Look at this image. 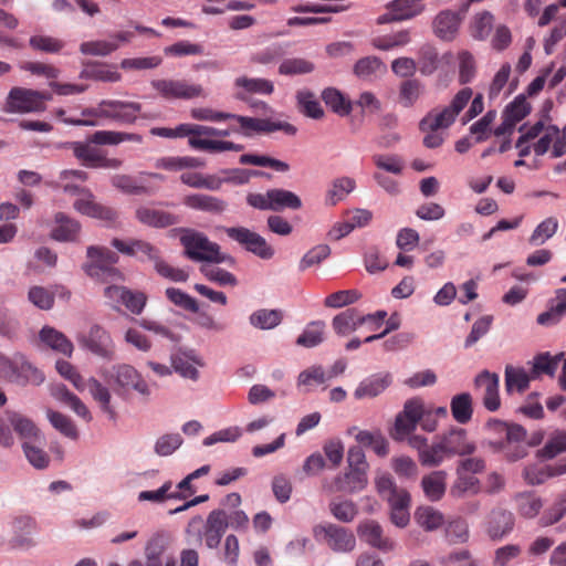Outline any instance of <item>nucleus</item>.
I'll return each mask as SVG.
<instances>
[{
  "label": "nucleus",
  "instance_id": "1",
  "mask_svg": "<svg viewBox=\"0 0 566 566\" xmlns=\"http://www.w3.org/2000/svg\"><path fill=\"white\" fill-rule=\"evenodd\" d=\"M473 91L470 87L460 90L450 104L441 109L430 111L419 123L421 132L427 133L423 137V145L427 148H438L442 145L444 137L439 129L449 128L457 119L458 115L468 105L472 98Z\"/></svg>",
  "mask_w": 566,
  "mask_h": 566
},
{
  "label": "nucleus",
  "instance_id": "2",
  "mask_svg": "<svg viewBox=\"0 0 566 566\" xmlns=\"http://www.w3.org/2000/svg\"><path fill=\"white\" fill-rule=\"evenodd\" d=\"M486 430L489 438L485 444L494 452L503 453L510 461L525 457L526 430L521 424L492 419L488 421Z\"/></svg>",
  "mask_w": 566,
  "mask_h": 566
},
{
  "label": "nucleus",
  "instance_id": "3",
  "mask_svg": "<svg viewBox=\"0 0 566 566\" xmlns=\"http://www.w3.org/2000/svg\"><path fill=\"white\" fill-rule=\"evenodd\" d=\"M180 244L184 248V255L193 262H205L230 266L235 264V259L221 251V247L211 241L203 232L191 228H180Z\"/></svg>",
  "mask_w": 566,
  "mask_h": 566
},
{
  "label": "nucleus",
  "instance_id": "4",
  "mask_svg": "<svg viewBox=\"0 0 566 566\" xmlns=\"http://www.w3.org/2000/svg\"><path fill=\"white\" fill-rule=\"evenodd\" d=\"M14 434L22 443L44 441L40 428L32 418L21 411L6 409L0 415V446L11 448L14 444Z\"/></svg>",
  "mask_w": 566,
  "mask_h": 566
},
{
  "label": "nucleus",
  "instance_id": "5",
  "mask_svg": "<svg viewBox=\"0 0 566 566\" xmlns=\"http://www.w3.org/2000/svg\"><path fill=\"white\" fill-rule=\"evenodd\" d=\"M142 108V104L137 102L102 99L96 106L84 108L82 116L130 125L137 120Z\"/></svg>",
  "mask_w": 566,
  "mask_h": 566
},
{
  "label": "nucleus",
  "instance_id": "6",
  "mask_svg": "<svg viewBox=\"0 0 566 566\" xmlns=\"http://www.w3.org/2000/svg\"><path fill=\"white\" fill-rule=\"evenodd\" d=\"M227 531V524L223 521V510H212L203 524L201 515L190 518L186 527V534L196 536L198 541L203 542L209 549H216Z\"/></svg>",
  "mask_w": 566,
  "mask_h": 566
},
{
  "label": "nucleus",
  "instance_id": "7",
  "mask_svg": "<svg viewBox=\"0 0 566 566\" xmlns=\"http://www.w3.org/2000/svg\"><path fill=\"white\" fill-rule=\"evenodd\" d=\"M86 258L87 261L82 269L90 277L105 282L123 280L122 272L114 268L119 258L108 248L90 245L86 249Z\"/></svg>",
  "mask_w": 566,
  "mask_h": 566
},
{
  "label": "nucleus",
  "instance_id": "8",
  "mask_svg": "<svg viewBox=\"0 0 566 566\" xmlns=\"http://www.w3.org/2000/svg\"><path fill=\"white\" fill-rule=\"evenodd\" d=\"M313 535L316 541L326 543L336 553H350L356 547L353 532L333 523L315 525Z\"/></svg>",
  "mask_w": 566,
  "mask_h": 566
},
{
  "label": "nucleus",
  "instance_id": "9",
  "mask_svg": "<svg viewBox=\"0 0 566 566\" xmlns=\"http://www.w3.org/2000/svg\"><path fill=\"white\" fill-rule=\"evenodd\" d=\"M224 232L229 239L262 260H270L275 253L274 249L261 234L245 227H228L224 228Z\"/></svg>",
  "mask_w": 566,
  "mask_h": 566
},
{
  "label": "nucleus",
  "instance_id": "10",
  "mask_svg": "<svg viewBox=\"0 0 566 566\" xmlns=\"http://www.w3.org/2000/svg\"><path fill=\"white\" fill-rule=\"evenodd\" d=\"M80 345L106 360H112L115 355V345L111 334L101 325L94 324L91 326L87 334L78 337Z\"/></svg>",
  "mask_w": 566,
  "mask_h": 566
},
{
  "label": "nucleus",
  "instance_id": "11",
  "mask_svg": "<svg viewBox=\"0 0 566 566\" xmlns=\"http://www.w3.org/2000/svg\"><path fill=\"white\" fill-rule=\"evenodd\" d=\"M38 98L36 90L14 86L9 91L1 111L6 114L39 113Z\"/></svg>",
  "mask_w": 566,
  "mask_h": 566
},
{
  "label": "nucleus",
  "instance_id": "12",
  "mask_svg": "<svg viewBox=\"0 0 566 566\" xmlns=\"http://www.w3.org/2000/svg\"><path fill=\"white\" fill-rule=\"evenodd\" d=\"M151 86L167 99H191L203 96V87L186 80H154Z\"/></svg>",
  "mask_w": 566,
  "mask_h": 566
},
{
  "label": "nucleus",
  "instance_id": "13",
  "mask_svg": "<svg viewBox=\"0 0 566 566\" xmlns=\"http://www.w3.org/2000/svg\"><path fill=\"white\" fill-rule=\"evenodd\" d=\"M73 208L83 216H87L109 224L116 222L118 218V212L108 206L97 202L95 200V196L88 188L82 190V195L74 201Z\"/></svg>",
  "mask_w": 566,
  "mask_h": 566
},
{
  "label": "nucleus",
  "instance_id": "14",
  "mask_svg": "<svg viewBox=\"0 0 566 566\" xmlns=\"http://www.w3.org/2000/svg\"><path fill=\"white\" fill-rule=\"evenodd\" d=\"M111 379L122 390H135L144 397H149L151 391L142 375L130 365L119 364L113 366Z\"/></svg>",
  "mask_w": 566,
  "mask_h": 566
},
{
  "label": "nucleus",
  "instance_id": "15",
  "mask_svg": "<svg viewBox=\"0 0 566 566\" xmlns=\"http://www.w3.org/2000/svg\"><path fill=\"white\" fill-rule=\"evenodd\" d=\"M172 369L182 378L197 381L199 379L198 367H203V359L193 349L178 350L170 357Z\"/></svg>",
  "mask_w": 566,
  "mask_h": 566
},
{
  "label": "nucleus",
  "instance_id": "16",
  "mask_svg": "<svg viewBox=\"0 0 566 566\" xmlns=\"http://www.w3.org/2000/svg\"><path fill=\"white\" fill-rule=\"evenodd\" d=\"M438 438L450 458L470 455L476 450L475 443L468 439V433L462 428H452Z\"/></svg>",
  "mask_w": 566,
  "mask_h": 566
},
{
  "label": "nucleus",
  "instance_id": "17",
  "mask_svg": "<svg viewBox=\"0 0 566 566\" xmlns=\"http://www.w3.org/2000/svg\"><path fill=\"white\" fill-rule=\"evenodd\" d=\"M474 386L483 389L482 401L485 409L496 411L501 406L499 387L500 376L489 370H483L474 378Z\"/></svg>",
  "mask_w": 566,
  "mask_h": 566
},
{
  "label": "nucleus",
  "instance_id": "18",
  "mask_svg": "<svg viewBox=\"0 0 566 566\" xmlns=\"http://www.w3.org/2000/svg\"><path fill=\"white\" fill-rule=\"evenodd\" d=\"M135 217L140 223L156 229L168 228L181 222L180 216L176 213L146 206L138 207Z\"/></svg>",
  "mask_w": 566,
  "mask_h": 566
},
{
  "label": "nucleus",
  "instance_id": "19",
  "mask_svg": "<svg viewBox=\"0 0 566 566\" xmlns=\"http://www.w3.org/2000/svg\"><path fill=\"white\" fill-rule=\"evenodd\" d=\"M368 485V471L348 469L337 474L333 481V491L355 494L364 491Z\"/></svg>",
  "mask_w": 566,
  "mask_h": 566
},
{
  "label": "nucleus",
  "instance_id": "20",
  "mask_svg": "<svg viewBox=\"0 0 566 566\" xmlns=\"http://www.w3.org/2000/svg\"><path fill=\"white\" fill-rule=\"evenodd\" d=\"M357 532L368 545L384 553L391 552L396 547L391 538L384 536L382 527L376 521L369 520L360 523Z\"/></svg>",
  "mask_w": 566,
  "mask_h": 566
},
{
  "label": "nucleus",
  "instance_id": "21",
  "mask_svg": "<svg viewBox=\"0 0 566 566\" xmlns=\"http://www.w3.org/2000/svg\"><path fill=\"white\" fill-rule=\"evenodd\" d=\"M514 527V515L504 509H494L486 520L485 531L493 541L502 539L510 534Z\"/></svg>",
  "mask_w": 566,
  "mask_h": 566
},
{
  "label": "nucleus",
  "instance_id": "22",
  "mask_svg": "<svg viewBox=\"0 0 566 566\" xmlns=\"http://www.w3.org/2000/svg\"><path fill=\"white\" fill-rule=\"evenodd\" d=\"M36 531V522L31 516H19L12 522L13 535L10 544L14 548H30L35 545L33 534Z\"/></svg>",
  "mask_w": 566,
  "mask_h": 566
},
{
  "label": "nucleus",
  "instance_id": "23",
  "mask_svg": "<svg viewBox=\"0 0 566 566\" xmlns=\"http://www.w3.org/2000/svg\"><path fill=\"white\" fill-rule=\"evenodd\" d=\"M392 382L389 373H376L364 378L354 391V397L358 400L365 398H375L382 394Z\"/></svg>",
  "mask_w": 566,
  "mask_h": 566
},
{
  "label": "nucleus",
  "instance_id": "24",
  "mask_svg": "<svg viewBox=\"0 0 566 566\" xmlns=\"http://www.w3.org/2000/svg\"><path fill=\"white\" fill-rule=\"evenodd\" d=\"M566 316V287L555 290L554 297L548 301V307L541 313L536 322L542 326H555Z\"/></svg>",
  "mask_w": 566,
  "mask_h": 566
},
{
  "label": "nucleus",
  "instance_id": "25",
  "mask_svg": "<svg viewBox=\"0 0 566 566\" xmlns=\"http://www.w3.org/2000/svg\"><path fill=\"white\" fill-rule=\"evenodd\" d=\"M566 474V459L560 460L555 464H533L525 467L523 476L527 484L539 485L551 478Z\"/></svg>",
  "mask_w": 566,
  "mask_h": 566
},
{
  "label": "nucleus",
  "instance_id": "26",
  "mask_svg": "<svg viewBox=\"0 0 566 566\" xmlns=\"http://www.w3.org/2000/svg\"><path fill=\"white\" fill-rule=\"evenodd\" d=\"M51 395L54 399L69 407L78 417L86 422L92 420V415L83 401L73 392H71L65 385L57 384L52 387Z\"/></svg>",
  "mask_w": 566,
  "mask_h": 566
},
{
  "label": "nucleus",
  "instance_id": "27",
  "mask_svg": "<svg viewBox=\"0 0 566 566\" xmlns=\"http://www.w3.org/2000/svg\"><path fill=\"white\" fill-rule=\"evenodd\" d=\"M459 14L451 10H443L433 20V31L438 38L444 41L454 39L460 27Z\"/></svg>",
  "mask_w": 566,
  "mask_h": 566
},
{
  "label": "nucleus",
  "instance_id": "28",
  "mask_svg": "<svg viewBox=\"0 0 566 566\" xmlns=\"http://www.w3.org/2000/svg\"><path fill=\"white\" fill-rule=\"evenodd\" d=\"M366 324V318L360 317L356 308H347L334 316L332 327L338 336H347Z\"/></svg>",
  "mask_w": 566,
  "mask_h": 566
},
{
  "label": "nucleus",
  "instance_id": "29",
  "mask_svg": "<svg viewBox=\"0 0 566 566\" xmlns=\"http://www.w3.org/2000/svg\"><path fill=\"white\" fill-rule=\"evenodd\" d=\"M55 226L51 231V237L55 241L69 242L75 241L81 231L78 221L70 218L63 212H57L54 217Z\"/></svg>",
  "mask_w": 566,
  "mask_h": 566
},
{
  "label": "nucleus",
  "instance_id": "30",
  "mask_svg": "<svg viewBox=\"0 0 566 566\" xmlns=\"http://www.w3.org/2000/svg\"><path fill=\"white\" fill-rule=\"evenodd\" d=\"M447 472L433 471L421 479V489L424 496L431 502L440 501L447 490Z\"/></svg>",
  "mask_w": 566,
  "mask_h": 566
},
{
  "label": "nucleus",
  "instance_id": "31",
  "mask_svg": "<svg viewBox=\"0 0 566 566\" xmlns=\"http://www.w3.org/2000/svg\"><path fill=\"white\" fill-rule=\"evenodd\" d=\"M78 77L82 80H94L101 82L115 83L120 81L122 75L114 66H108L97 62H88L84 64Z\"/></svg>",
  "mask_w": 566,
  "mask_h": 566
},
{
  "label": "nucleus",
  "instance_id": "32",
  "mask_svg": "<svg viewBox=\"0 0 566 566\" xmlns=\"http://www.w3.org/2000/svg\"><path fill=\"white\" fill-rule=\"evenodd\" d=\"M455 480L450 486V495L454 499H462L467 494L476 495L481 492V483L478 478L455 469Z\"/></svg>",
  "mask_w": 566,
  "mask_h": 566
},
{
  "label": "nucleus",
  "instance_id": "33",
  "mask_svg": "<svg viewBox=\"0 0 566 566\" xmlns=\"http://www.w3.org/2000/svg\"><path fill=\"white\" fill-rule=\"evenodd\" d=\"M356 189V181L352 177L342 176L335 178L325 193V203L336 206Z\"/></svg>",
  "mask_w": 566,
  "mask_h": 566
},
{
  "label": "nucleus",
  "instance_id": "34",
  "mask_svg": "<svg viewBox=\"0 0 566 566\" xmlns=\"http://www.w3.org/2000/svg\"><path fill=\"white\" fill-rule=\"evenodd\" d=\"M184 203L191 209L212 213H221L227 208L222 199L205 193L189 195L185 197Z\"/></svg>",
  "mask_w": 566,
  "mask_h": 566
},
{
  "label": "nucleus",
  "instance_id": "35",
  "mask_svg": "<svg viewBox=\"0 0 566 566\" xmlns=\"http://www.w3.org/2000/svg\"><path fill=\"white\" fill-rule=\"evenodd\" d=\"M298 111L313 119H321L324 116V109L316 95L307 90H298L295 94Z\"/></svg>",
  "mask_w": 566,
  "mask_h": 566
},
{
  "label": "nucleus",
  "instance_id": "36",
  "mask_svg": "<svg viewBox=\"0 0 566 566\" xmlns=\"http://www.w3.org/2000/svg\"><path fill=\"white\" fill-rule=\"evenodd\" d=\"M39 336L41 342L53 350H56L65 356L72 355L73 344L63 333L59 332L57 329L51 326H44L40 331Z\"/></svg>",
  "mask_w": 566,
  "mask_h": 566
},
{
  "label": "nucleus",
  "instance_id": "37",
  "mask_svg": "<svg viewBox=\"0 0 566 566\" xmlns=\"http://www.w3.org/2000/svg\"><path fill=\"white\" fill-rule=\"evenodd\" d=\"M74 156L82 161V164L90 168H98L103 150L97 148L91 140L88 143L74 142L71 144Z\"/></svg>",
  "mask_w": 566,
  "mask_h": 566
},
{
  "label": "nucleus",
  "instance_id": "38",
  "mask_svg": "<svg viewBox=\"0 0 566 566\" xmlns=\"http://www.w3.org/2000/svg\"><path fill=\"white\" fill-rule=\"evenodd\" d=\"M450 409L453 419L460 423H468L473 416V400L469 392H461L451 398Z\"/></svg>",
  "mask_w": 566,
  "mask_h": 566
},
{
  "label": "nucleus",
  "instance_id": "39",
  "mask_svg": "<svg viewBox=\"0 0 566 566\" xmlns=\"http://www.w3.org/2000/svg\"><path fill=\"white\" fill-rule=\"evenodd\" d=\"M268 197L272 202V211H281L284 209L297 210L302 207L301 198L293 191L286 189H269Z\"/></svg>",
  "mask_w": 566,
  "mask_h": 566
},
{
  "label": "nucleus",
  "instance_id": "40",
  "mask_svg": "<svg viewBox=\"0 0 566 566\" xmlns=\"http://www.w3.org/2000/svg\"><path fill=\"white\" fill-rule=\"evenodd\" d=\"M326 324L323 321L308 323L302 334L297 337L296 344L305 348H313L324 342Z\"/></svg>",
  "mask_w": 566,
  "mask_h": 566
},
{
  "label": "nucleus",
  "instance_id": "41",
  "mask_svg": "<svg viewBox=\"0 0 566 566\" xmlns=\"http://www.w3.org/2000/svg\"><path fill=\"white\" fill-rule=\"evenodd\" d=\"M505 390L507 394L517 390L518 392L525 391L532 379V375L527 374L524 368L514 367L512 365H507L505 367Z\"/></svg>",
  "mask_w": 566,
  "mask_h": 566
},
{
  "label": "nucleus",
  "instance_id": "42",
  "mask_svg": "<svg viewBox=\"0 0 566 566\" xmlns=\"http://www.w3.org/2000/svg\"><path fill=\"white\" fill-rule=\"evenodd\" d=\"M114 188L126 195H147L149 189L136 177L125 174H116L111 177Z\"/></svg>",
  "mask_w": 566,
  "mask_h": 566
},
{
  "label": "nucleus",
  "instance_id": "43",
  "mask_svg": "<svg viewBox=\"0 0 566 566\" xmlns=\"http://www.w3.org/2000/svg\"><path fill=\"white\" fill-rule=\"evenodd\" d=\"M322 99L327 107L339 116H347L353 109L350 101L346 99L343 93L335 87L324 88Z\"/></svg>",
  "mask_w": 566,
  "mask_h": 566
},
{
  "label": "nucleus",
  "instance_id": "44",
  "mask_svg": "<svg viewBox=\"0 0 566 566\" xmlns=\"http://www.w3.org/2000/svg\"><path fill=\"white\" fill-rule=\"evenodd\" d=\"M415 520L427 532L441 527L444 523L443 514L432 506H420L415 512Z\"/></svg>",
  "mask_w": 566,
  "mask_h": 566
},
{
  "label": "nucleus",
  "instance_id": "45",
  "mask_svg": "<svg viewBox=\"0 0 566 566\" xmlns=\"http://www.w3.org/2000/svg\"><path fill=\"white\" fill-rule=\"evenodd\" d=\"M18 375L13 382L25 385H41L44 381V375L41 370L34 367L22 354H18Z\"/></svg>",
  "mask_w": 566,
  "mask_h": 566
},
{
  "label": "nucleus",
  "instance_id": "46",
  "mask_svg": "<svg viewBox=\"0 0 566 566\" xmlns=\"http://www.w3.org/2000/svg\"><path fill=\"white\" fill-rule=\"evenodd\" d=\"M282 317L280 310L261 308L249 316V323L259 329H272L282 322Z\"/></svg>",
  "mask_w": 566,
  "mask_h": 566
},
{
  "label": "nucleus",
  "instance_id": "47",
  "mask_svg": "<svg viewBox=\"0 0 566 566\" xmlns=\"http://www.w3.org/2000/svg\"><path fill=\"white\" fill-rule=\"evenodd\" d=\"M423 0H391L386 8H391L400 21L410 20L424 10Z\"/></svg>",
  "mask_w": 566,
  "mask_h": 566
},
{
  "label": "nucleus",
  "instance_id": "48",
  "mask_svg": "<svg viewBox=\"0 0 566 566\" xmlns=\"http://www.w3.org/2000/svg\"><path fill=\"white\" fill-rule=\"evenodd\" d=\"M315 70V64L303 57L284 59L279 65V74L285 76H295L310 74Z\"/></svg>",
  "mask_w": 566,
  "mask_h": 566
},
{
  "label": "nucleus",
  "instance_id": "49",
  "mask_svg": "<svg viewBox=\"0 0 566 566\" xmlns=\"http://www.w3.org/2000/svg\"><path fill=\"white\" fill-rule=\"evenodd\" d=\"M87 390L95 401L99 403L101 409L106 412L111 418L115 417V411L111 406L109 389L99 382L97 379L91 377L87 379Z\"/></svg>",
  "mask_w": 566,
  "mask_h": 566
},
{
  "label": "nucleus",
  "instance_id": "50",
  "mask_svg": "<svg viewBox=\"0 0 566 566\" xmlns=\"http://www.w3.org/2000/svg\"><path fill=\"white\" fill-rule=\"evenodd\" d=\"M557 230L558 220L555 217H548L536 226L531 237L528 238V243L532 247L542 245L551 238H553Z\"/></svg>",
  "mask_w": 566,
  "mask_h": 566
},
{
  "label": "nucleus",
  "instance_id": "51",
  "mask_svg": "<svg viewBox=\"0 0 566 566\" xmlns=\"http://www.w3.org/2000/svg\"><path fill=\"white\" fill-rule=\"evenodd\" d=\"M234 85L238 88H242L245 93L270 95L274 91L273 83L261 77L240 76L235 78Z\"/></svg>",
  "mask_w": 566,
  "mask_h": 566
},
{
  "label": "nucleus",
  "instance_id": "52",
  "mask_svg": "<svg viewBox=\"0 0 566 566\" xmlns=\"http://www.w3.org/2000/svg\"><path fill=\"white\" fill-rule=\"evenodd\" d=\"M494 23V15L490 11L476 13L471 21V35L479 41L489 38Z\"/></svg>",
  "mask_w": 566,
  "mask_h": 566
},
{
  "label": "nucleus",
  "instance_id": "53",
  "mask_svg": "<svg viewBox=\"0 0 566 566\" xmlns=\"http://www.w3.org/2000/svg\"><path fill=\"white\" fill-rule=\"evenodd\" d=\"M448 458L450 457L444 450L439 438H437L434 442L428 444V447L421 451L419 461L423 467L433 468L443 463V461Z\"/></svg>",
  "mask_w": 566,
  "mask_h": 566
},
{
  "label": "nucleus",
  "instance_id": "54",
  "mask_svg": "<svg viewBox=\"0 0 566 566\" xmlns=\"http://www.w3.org/2000/svg\"><path fill=\"white\" fill-rule=\"evenodd\" d=\"M410 42L408 30H401L392 34L377 36L373 40L374 48L381 51H390L395 48L405 46Z\"/></svg>",
  "mask_w": 566,
  "mask_h": 566
},
{
  "label": "nucleus",
  "instance_id": "55",
  "mask_svg": "<svg viewBox=\"0 0 566 566\" xmlns=\"http://www.w3.org/2000/svg\"><path fill=\"white\" fill-rule=\"evenodd\" d=\"M46 417L52 427L63 436L73 440L77 439L78 433L71 418L52 409L46 410Z\"/></svg>",
  "mask_w": 566,
  "mask_h": 566
},
{
  "label": "nucleus",
  "instance_id": "56",
  "mask_svg": "<svg viewBox=\"0 0 566 566\" xmlns=\"http://www.w3.org/2000/svg\"><path fill=\"white\" fill-rule=\"evenodd\" d=\"M566 452V431L557 430L551 434L538 454L544 459H553Z\"/></svg>",
  "mask_w": 566,
  "mask_h": 566
},
{
  "label": "nucleus",
  "instance_id": "57",
  "mask_svg": "<svg viewBox=\"0 0 566 566\" xmlns=\"http://www.w3.org/2000/svg\"><path fill=\"white\" fill-rule=\"evenodd\" d=\"M223 184L245 185L251 177H262L265 174L261 170H249L243 168H226L220 170Z\"/></svg>",
  "mask_w": 566,
  "mask_h": 566
},
{
  "label": "nucleus",
  "instance_id": "58",
  "mask_svg": "<svg viewBox=\"0 0 566 566\" xmlns=\"http://www.w3.org/2000/svg\"><path fill=\"white\" fill-rule=\"evenodd\" d=\"M182 442L180 433H165L155 441L154 452L159 457H169L181 447Z\"/></svg>",
  "mask_w": 566,
  "mask_h": 566
},
{
  "label": "nucleus",
  "instance_id": "59",
  "mask_svg": "<svg viewBox=\"0 0 566 566\" xmlns=\"http://www.w3.org/2000/svg\"><path fill=\"white\" fill-rule=\"evenodd\" d=\"M42 443L43 441L22 443V450L27 460L33 468L38 470H43L48 468L50 463V458L46 454V452L42 448L36 446Z\"/></svg>",
  "mask_w": 566,
  "mask_h": 566
},
{
  "label": "nucleus",
  "instance_id": "60",
  "mask_svg": "<svg viewBox=\"0 0 566 566\" xmlns=\"http://www.w3.org/2000/svg\"><path fill=\"white\" fill-rule=\"evenodd\" d=\"M119 48L116 41H87L80 45V52L85 55L92 56H106Z\"/></svg>",
  "mask_w": 566,
  "mask_h": 566
},
{
  "label": "nucleus",
  "instance_id": "61",
  "mask_svg": "<svg viewBox=\"0 0 566 566\" xmlns=\"http://www.w3.org/2000/svg\"><path fill=\"white\" fill-rule=\"evenodd\" d=\"M331 514L343 523L352 522L357 513V505L352 500L332 501L329 503Z\"/></svg>",
  "mask_w": 566,
  "mask_h": 566
},
{
  "label": "nucleus",
  "instance_id": "62",
  "mask_svg": "<svg viewBox=\"0 0 566 566\" xmlns=\"http://www.w3.org/2000/svg\"><path fill=\"white\" fill-rule=\"evenodd\" d=\"M493 321V315H483L480 318H478L473 323L471 331L464 340V347L470 348L478 340L484 337L490 332Z\"/></svg>",
  "mask_w": 566,
  "mask_h": 566
},
{
  "label": "nucleus",
  "instance_id": "63",
  "mask_svg": "<svg viewBox=\"0 0 566 566\" xmlns=\"http://www.w3.org/2000/svg\"><path fill=\"white\" fill-rule=\"evenodd\" d=\"M531 364V375L533 379L538 378L543 374L553 377L557 370L556 361L552 360V355L548 352L536 355Z\"/></svg>",
  "mask_w": 566,
  "mask_h": 566
},
{
  "label": "nucleus",
  "instance_id": "64",
  "mask_svg": "<svg viewBox=\"0 0 566 566\" xmlns=\"http://www.w3.org/2000/svg\"><path fill=\"white\" fill-rule=\"evenodd\" d=\"M531 112V105L523 95L516 96L504 109L503 114L517 124Z\"/></svg>",
  "mask_w": 566,
  "mask_h": 566
}]
</instances>
